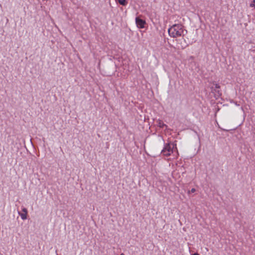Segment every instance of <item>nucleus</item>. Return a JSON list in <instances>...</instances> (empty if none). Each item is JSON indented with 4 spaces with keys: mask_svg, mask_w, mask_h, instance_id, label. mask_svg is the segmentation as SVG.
<instances>
[{
    "mask_svg": "<svg viewBox=\"0 0 255 255\" xmlns=\"http://www.w3.org/2000/svg\"><path fill=\"white\" fill-rule=\"evenodd\" d=\"M215 88L218 89L217 91V92L218 93L219 95H220L221 93H220V91L219 90L220 88V86H219V84H215Z\"/></svg>",
    "mask_w": 255,
    "mask_h": 255,
    "instance_id": "obj_7",
    "label": "nucleus"
},
{
    "mask_svg": "<svg viewBox=\"0 0 255 255\" xmlns=\"http://www.w3.org/2000/svg\"><path fill=\"white\" fill-rule=\"evenodd\" d=\"M175 145L173 143H168L165 145L164 148L161 151V153L164 156H169L173 152Z\"/></svg>",
    "mask_w": 255,
    "mask_h": 255,
    "instance_id": "obj_2",
    "label": "nucleus"
},
{
    "mask_svg": "<svg viewBox=\"0 0 255 255\" xmlns=\"http://www.w3.org/2000/svg\"><path fill=\"white\" fill-rule=\"evenodd\" d=\"M23 213L18 212V214L20 216L22 220H25L27 218V210L26 208H24L22 209Z\"/></svg>",
    "mask_w": 255,
    "mask_h": 255,
    "instance_id": "obj_5",
    "label": "nucleus"
},
{
    "mask_svg": "<svg viewBox=\"0 0 255 255\" xmlns=\"http://www.w3.org/2000/svg\"><path fill=\"white\" fill-rule=\"evenodd\" d=\"M156 123L157 124L158 127H159L160 128H167V126L165 124H164L163 123V122L160 120H158L156 121Z\"/></svg>",
    "mask_w": 255,
    "mask_h": 255,
    "instance_id": "obj_6",
    "label": "nucleus"
},
{
    "mask_svg": "<svg viewBox=\"0 0 255 255\" xmlns=\"http://www.w3.org/2000/svg\"><path fill=\"white\" fill-rule=\"evenodd\" d=\"M191 255H200L199 254H198V253H195V254H192Z\"/></svg>",
    "mask_w": 255,
    "mask_h": 255,
    "instance_id": "obj_11",
    "label": "nucleus"
},
{
    "mask_svg": "<svg viewBox=\"0 0 255 255\" xmlns=\"http://www.w3.org/2000/svg\"><path fill=\"white\" fill-rule=\"evenodd\" d=\"M176 46L178 50H183L188 46L186 40L183 37L181 39L176 40Z\"/></svg>",
    "mask_w": 255,
    "mask_h": 255,
    "instance_id": "obj_3",
    "label": "nucleus"
},
{
    "mask_svg": "<svg viewBox=\"0 0 255 255\" xmlns=\"http://www.w3.org/2000/svg\"><path fill=\"white\" fill-rule=\"evenodd\" d=\"M119 2L123 5H125L127 3L126 0H119Z\"/></svg>",
    "mask_w": 255,
    "mask_h": 255,
    "instance_id": "obj_8",
    "label": "nucleus"
},
{
    "mask_svg": "<svg viewBox=\"0 0 255 255\" xmlns=\"http://www.w3.org/2000/svg\"><path fill=\"white\" fill-rule=\"evenodd\" d=\"M250 7L255 8V0H254L253 2L250 4Z\"/></svg>",
    "mask_w": 255,
    "mask_h": 255,
    "instance_id": "obj_9",
    "label": "nucleus"
},
{
    "mask_svg": "<svg viewBox=\"0 0 255 255\" xmlns=\"http://www.w3.org/2000/svg\"><path fill=\"white\" fill-rule=\"evenodd\" d=\"M169 35L173 38L178 37H183L187 33V31L184 29V26L182 24H176L172 25L168 29Z\"/></svg>",
    "mask_w": 255,
    "mask_h": 255,
    "instance_id": "obj_1",
    "label": "nucleus"
},
{
    "mask_svg": "<svg viewBox=\"0 0 255 255\" xmlns=\"http://www.w3.org/2000/svg\"><path fill=\"white\" fill-rule=\"evenodd\" d=\"M195 191H196V190H195V188H192V189L191 190L190 192H192V193H194V192H195ZM189 192H190V191H189Z\"/></svg>",
    "mask_w": 255,
    "mask_h": 255,
    "instance_id": "obj_10",
    "label": "nucleus"
},
{
    "mask_svg": "<svg viewBox=\"0 0 255 255\" xmlns=\"http://www.w3.org/2000/svg\"><path fill=\"white\" fill-rule=\"evenodd\" d=\"M137 26L139 28H142L144 27L145 21L138 17H136L135 19Z\"/></svg>",
    "mask_w": 255,
    "mask_h": 255,
    "instance_id": "obj_4",
    "label": "nucleus"
},
{
    "mask_svg": "<svg viewBox=\"0 0 255 255\" xmlns=\"http://www.w3.org/2000/svg\"><path fill=\"white\" fill-rule=\"evenodd\" d=\"M121 255H125L124 254H121Z\"/></svg>",
    "mask_w": 255,
    "mask_h": 255,
    "instance_id": "obj_12",
    "label": "nucleus"
}]
</instances>
